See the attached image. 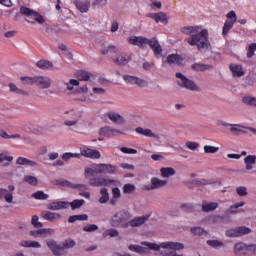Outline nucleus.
Listing matches in <instances>:
<instances>
[{
    "mask_svg": "<svg viewBox=\"0 0 256 256\" xmlns=\"http://www.w3.org/2000/svg\"><path fill=\"white\" fill-rule=\"evenodd\" d=\"M244 163L246 165V170L245 169H238L235 170L236 173H246L247 171H252L253 170V165H256V155H247L244 158Z\"/></svg>",
    "mask_w": 256,
    "mask_h": 256,
    "instance_id": "11",
    "label": "nucleus"
},
{
    "mask_svg": "<svg viewBox=\"0 0 256 256\" xmlns=\"http://www.w3.org/2000/svg\"><path fill=\"white\" fill-rule=\"evenodd\" d=\"M20 81H22L24 85H35V76H22L20 77Z\"/></svg>",
    "mask_w": 256,
    "mask_h": 256,
    "instance_id": "54",
    "label": "nucleus"
},
{
    "mask_svg": "<svg viewBox=\"0 0 256 256\" xmlns=\"http://www.w3.org/2000/svg\"><path fill=\"white\" fill-rule=\"evenodd\" d=\"M175 77L176 79H180L176 82L178 87H182V89H187L188 91H201V88L195 83V81L189 79L185 74L176 72Z\"/></svg>",
    "mask_w": 256,
    "mask_h": 256,
    "instance_id": "5",
    "label": "nucleus"
},
{
    "mask_svg": "<svg viewBox=\"0 0 256 256\" xmlns=\"http://www.w3.org/2000/svg\"><path fill=\"white\" fill-rule=\"evenodd\" d=\"M85 205V199H74L72 202H69V207H71L72 211H77V209H81Z\"/></svg>",
    "mask_w": 256,
    "mask_h": 256,
    "instance_id": "39",
    "label": "nucleus"
},
{
    "mask_svg": "<svg viewBox=\"0 0 256 256\" xmlns=\"http://www.w3.org/2000/svg\"><path fill=\"white\" fill-rule=\"evenodd\" d=\"M186 147L190 149V151H197L199 149V142L187 141Z\"/></svg>",
    "mask_w": 256,
    "mask_h": 256,
    "instance_id": "58",
    "label": "nucleus"
},
{
    "mask_svg": "<svg viewBox=\"0 0 256 256\" xmlns=\"http://www.w3.org/2000/svg\"><path fill=\"white\" fill-rule=\"evenodd\" d=\"M247 244L244 242H237L234 245V255H237L238 253H246Z\"/></svg>",
    "mask_w": 256,
    "mask_h": 256,
    "instance_id": "44",
    "label": "nucleus"
},
{
    "mask_svg": "<svg viewBox=\"0 0 256 256\" xmlns=\"http://www.w3.org/2000/svg\"><path fill=\"white\" fill-rule=\"evenodd\" d=\"M234 25H235V22H233L231 20H226L222 27V36L227 37V35H229V32L231 31V29H233Z\"/></svg>",
    "mask_w": 256,
    "mask_h": 256,
    "instance_id": "37",
    "label": "nucleus"
},
{
    "mask_svg": "<svg viewBox=\"0 0 256 256\" xmlns=\"http://www.w3.org/2000/svg\"><path fill=\"white\" fill-rule=\"evenodd\" d=\"M218 207H219V203H217V202L204 201L202 203L203 213H211V211H215L216 209H218Z\"/></svg>",
    "mask_w": 256,
    "mask_h": 256,
    "instance_id": "28",
    "label": "nucleus"
},
{
    "mask_svg": "<svg viewBox=\"0 0 256 256\" xmlns=\"http://www.w3.org/2000/svg\"><path fill=\"white\" fill-rule=\"evenodd\" d=\"M135 132L138 135H143L144 137H150L151 139H159V135L155 134L152 129L143 128L141 126L135 128Z\"/></svg>",
    "mask_w": 256,
    "mask_h": 256,
    "instance_id": "19",
    "label": "nucleus"
},
{
    "mask_svg": "<svg viewBox=\"0 0 256 256\" xmlns=\"http://www.w3.org/2000/svg\"><path fill=\"white\" fill-rule=\"evenodd\" d=\"M53 185H56L58 187H67L68 189H73V182L65 179V178H60V179H54L52 181Z\"/></svg>",
    "mask_w": 256,
    "mask_h": 256,
    "instance_id": "30",
    "label": "nucleus"
},
{
    "mask_svg": "<svg viewBox=\"0 0 256 256\" xmlns=\"http://www.w3.org/2000/svg\"><path fill=\"white\" fill-rule=\"evenodd\" d=\"M105 234L108 235V237H119V230H117L116 228H110L108 230L105 231Z\"/></svg>",
    "mask_w": 256,
    "mask_h": 256,
    "instance_id": "59",
    "label": "nucleus"
},
{
    "mask_svg": "<svg viewBox=\"0 0 256 256\" xmlns=\"http://www.w3.org/2000/svg\"><path fill=\"white\" fill-rule=\"evenodd\" d=\"M246 253H250V255H255L256 244H246Z\"/></svg>",
    "mask_w": 256,
    "mask_h": 256,
    "instance_id": "62",
    "label": "nucleus"
},
{
    "mask_svg": "<svg viewBox=\"0 0 256 256\" xmlns=\"http://www.w3.org/2000/svg\"><path fill=\"white\" fill-rule=\"evenodd\" d=\"M82 231L85 233H95V231H99V226L97 224H88L83 226Z\"/></svg>",
    "mask_w": 256,
    "mask_h": 256,
    "instance_id": "50",
    "label": "nucleus"
},
{
    "mask_svg": "<svg viewBox=\"0 0 256 256\" xmlns=\"http://www.w3.org/2000/svg\"><path fill=\"white\" fill-rule=\"evenodd\" d=\"M190 69L195 71L196 73H205V71H209V69H213V65L211 64H203L201 62H194Z\"/></svg>",
    "mask_w": 256,
    "mask_h": 256,
    "instance_id": "20",
    "label": "nucleus"
},
{
    "mask_svg": "<svg viewBox=\"0 0 256 256\" xmlns=\"http://www.w3.org/2000/svg\"><path fill=\"white\" fill-rule=\"evenodd\" d=\"M32 17L34 21L27 20V23H31V25H35V23H39V25H43L45 23L46 19L43 17V15L36 10H34V13L32 14Z\"/></svg>",
    "mask_w": 256,
    "mask_h": 256,
    "instance_id": "32",
    "label": "nucleus"
},
{
    "mask_svg": "<svg viewBox=\"0 0 256 256\" xmlns=\"http://www.w3.org/2000/svg\"><path fill=\"white\" fill-rule=\"evenodd\" d=\"M249 233H251V228L247 226H238L225 231L226 237H230L231 239L235 237H243V235H249Z\"/></svg>",
    "mask_w": 256,
    "mask_h": 256,
    "instance_id": "7",
    "label": "nucleus"
},
{
    "mask_svg": "<svg viewBox=\"0 0 256 256\" xmlns=\"http://www.w3.org/2000/svg\"><path fill=\"white\" fill-rule=\"evenodd\" d=\"M218 151H219V147H217V146H211V145L204 146V153H206V154H215Z\"/></svg>",
    "mask_w": 256,
    "mask_h": 256,
    "instance_id": "56",
    "label": "nucleus"
},
{
    "mask_svg": "<svg viewBox=\"0 0 256 256\" xmlns=\"http://www.w3.org/2000/svg\"><path fill=\"white\" fill-rule=\"evenodd\" d=\"M123 80L127 85H136L137 83V76L125 74L123 75Z\"/></svg>",
    "mask_w": 256,
    "mask_h": 256,
    "instance_id": "49",
    "label": "nucleus"
},
{
    "mask_svg": "<svg viewBox=\"0 0 256 256\" xmlns=\"http://www.w3.org/2000/svg\"><path fill=\"white\" fill-rule=\"evenodd\" d=\"M74 5L80 13H87L91 4L89 2H83L81 0H74Z\"/></svg>",
    "mask_w": 256,
    "mask_h": 256,
    "instance_id": "29",
    "label": "nucleus"
},
{
    "mask_svg": "<svg viewBox=\"0 0 256 256\" xmlns=\"http://www.w3.org/2000/svg\"><path fill=\"white\" fill-rule=\"evenodd\" d=\"M120 151L122 153H124L125 155H137V149L129 148V147H126V146H122L120 148Z\"/></svg>",
    "mask_w": 256,
    "mask_h": 256,
    "instance_id": "55",
    "label": "nucleus"
},
{
    "mask_svg": "<svg viewBox=\"0 0 256 256\" xmlns=\"http://www.w3.org/2000/svg\"><path fill=\"white\" fill-rule=\"evenodd\" d=\"M159 255L161 256H183L182 254H177V252H167V251H159Z\"/></svg>",
    "mask_w": 256,
    "mask_h": 256,
    "instance_id": "64",
    "label": "nucleus"
},
{
    "mask_svg": "<svg viewBox=\"0 0 256 256\" xmlns=\"http://www.w3.org/2000/svg\"><path fill=\"white\" fill-rule=\"evenodd\" d=\"M34 85H37L39 89H49L51 87V79L45 76H35Z\"/></svg>",
    "mask_w": 256,
    "mask_h": 256,
    "instance_id": "14",
    "label": "nucleus"
},
{
    "mask_svg": "<svg viewBox=\"0 0 256 256\" xmlns=\"http://www.w3.org/2000/svg\"><path fill=\"white\" fill-rule=\"evenodd\" d=\"M177 171L173 167H162L160 168V175L163 179H169V177H173Z\"/></svg>",
    "mask_w": 256,
    "mask_h": 256,
    "instance_id": "31",
    "label": "nucleus"
},
{
    "mask_svg": "<svg viewBox=\"0 0 256 256\" xmlns=\"http://www.w3.org/2000/svg\"><path fill=\"white\" fill-rule=\"evenodd\" d=\"M128 43L130 45L139 47V49H147V45H149L150 49L153 51L157 59L163 57V47H161V44L159 43V39L157 37L149 39L145 36H129Z\"/></svg>",
    "mask_w": 256,
    "mask_h": 256,
    "instance_id": "2",
    "label": "nucleus"
},
{
    "mask_svg": "<svg viewBox=\"0 0 256 256\" xmlns=\"http://www.w3.org/2000/svg\"><path fill=\"white\" fill-rule=\"evenodd\" d=\"M81 80L70 79L69 82H66L65 85L68 91H74V87H79Z\"/></svg>",
    "mask_w": 256,
    "mask_h": 256,
    "instance_id": "46",
    "label": "nucleus"
},
{
    "mask_svg": "<svg viewBox=\"0 0 256 256\" xmlns=\"http://www.w3.org/2000/svg\"><path fill=\"white\" fill-rule=\"evenodd\" d=\"M169 183L167 180L159 179L158 177H152L150 184L143 186V191H155V189H161Z\"/></svg>",
    "mask_w": 256,
    "mask_h": 256,
    "instance_id": "8",
    "label": "nucleus"
},
{
    "mask_svg": "<svg viewBox=\"0 0 256 256\" xmlns=\"http://www.w3.org/2000/svg\"><path fill=\"white\" fill-rule=\"evenodd\" d=\"M129 219H131V213L128 210L122 209L110 218V227L119 228L123 221H129Z\"/></svg>",
    "mask_w": 256,
    "mask_h": 256,
    "instance_id": "6",
    "label": "nucleus"
},
{
    "mask_svg": "<svg viewBox=\"0 0 256 256\" xmlns=\"http://www.w3.org/2000/svg\"><path fill=\"white\" fill-rule=\"evenodd\" d=\"M112 197L114 199H121V190L119 187L112 188Z\"/></svg>",
    "mask_w": 256,
    "mask_h": 256,
    "instance_id": "63",
    "label": "nucleus"
},
{
    "mask_svg": "<svg viewBox=\"0 0 256 256\" xmlns=\"http://www.w3.org/2000/svg\"><path fill=\"white\" fill-rule=\"evenodd\" d=\"M145 17L153 19L155 23H163L164 25L169 24V16H167V13L165 12L147 13Z\"/></svg>",
    "mask_w": 256,
    "mask_h": 256,
    "instance_id": "10",
    "label": "nucleus"
},
{
    "mask_svg": "<svg viewBox=\"0 0 256 256\" xmlns=\"http://www.w3.org/2000/svg\"><path fill=\"white\" fill-rule=\"evenodd\" d=\"M16 165H22V166H29V167H39V163L30 160L28 158H25L23 156H20L16 160Z\"/></svg>",
    "mask_w": 256,
    "mask_h": 256,
    "instance_id": "27",
    "label": "nucleus"
},
{
    "mask_svg": "<svg viewBox=\"0 0 256 256\" xmlns=\"http://www.w3.org/2000/svg\"><path fill=\"white\" fill-rule=\"evenodd\" d=\"M100 195L101 197L98 199V202L102 205H105L106 203H109V189L106 187H102L100 189Z\"/></svg>",
    "mask_w": 256,
    "mask_h": 256,
    "instance_id": "36",
    "label": "nucleus"
},
{
    "mask_svg": "<svg viewBox=\"0 0 256 256\" xmlns=\"http://www.w3.org/2000/svg\"><path fill=\"white\" fill-rule=\"evenodd\" d=\"M49 211H61L63 209H69V201H54L47 204Z\"/></svg>",
    "mask_w": 256,
    "mask_h": 256,
    "instance_id": "13",
    "label": "nucleus"
},
{
    "mask_svg": "<svg viewBox=\"0 0 256 256\" xmlns=\"http://www.w3.org/2000/svg\"><path fill=\"white\" fill-rule=\"evenodd\" d=\"M141 245L148 247L150 251H161V249H171L170 253H177V251H183L185 244L182 242L167 241L157 244V242L143 241Z\"/></svg>",
    "mask_w": 256,
    "mask_h": 256,
    "instance_id": "3",
    "label": "nucleus"
},
{
    "mask_svg": "<svg viewBox=\"0 0 256 256\" xmlns=\"http://www.w3.org/2000/svg\"><path fill=\"white\" fill-rule=\"evenodd\" d=\"M77 221H89L87 214H75L68 217V223H77Z\"/></svg>",
    "mask_w": 256,
    "mask_h": 256,
    "instance_id": "33",
    "label": "nucleus"
},
{
    "mask_svg": "<svg viewBox=\"0 0 256 256\" xmlns=\"http://www.w3.org/2000/svg\"><path fill=\"white\" fill-rule=\"evenodd\" d=\"M242 103L248 107H256V97L251 95H246L242 97Z\"/></svg>",
    "mask_w": 256,
    "mask_h": 256,
    "instance_id": "40",
    "label": "nucleus"
},
{
    "mask_svg": "<svg viewBox=\"0 0 256 256\" xmlns=\"http://www.w3.org/2000/svg\"><path fill=\"white\" fill-rule=\"evenodd\" d=\"M217 125L218 126H222V127H230V132L231 133H234V135H241V133L243 135H247L248 131L245 130V128L243 129V127L245 126H242V125H239V124H230V123H227L223 120H219L217 122ZM237 127H241V128H237Z\"/></svg>",
    "mask_w": 256,
    "mask_h": 256,
    "instance_id": "9",
    "label": "nucleus"
},
{
    "mask_svg": "<svg viewBox=\"0 0 256 256\" xmlns=\"http://www.w3.org/2000/svg\"><path fill=\"white\" fill-rule=\"evenodd\" d=\"M31 225H33L35 229H43V222L39 221V216L37 215L32 216Z\"/></svg>",
    "mask_w": 256,
    "mask_h": 256,
    "instance_id": "52",
    "label": "nucleus"
},
{
    "mask_svg": "<svg viewBox=\"0 0 256 256\" xmlns=\"http://www.w3.org/2000/svg\"><path fill=\"white\" fill-rule=\"evenodd\" d=\"M75 77H80L79 81H95V79H97V75L83 69L76 72Z\"/></svg>",
    "mask_w": 256,
    "mask_h": 256,
    "instance_id": "15",
    "label": "nucleus"
},
{
    "mask_svg": "<svg viewBox=\"0 0 256 256\" xmlns=\"http://www.w3.org/2000/svg\"><path fill=\"white\" fill-rule=\"evenodd\" d=\"M111 185H113L114 187H119V185H121V181L111 179V178H106L104 187H111Z\"/></svg>",
    "mask_w": 256,
    "mask_h": 256,
    "instance_id": "53",
    "label": "nucleus"
},
{
    "mask_svg": "<svg viewBox=\"0 0 256 256\" xmlns=\"http://www.w3.org/2000/svg\"><path fill=\"white\" fill-rule=\"evenodd\" d=\"M228 21H232L233 23H237V13H235V10H231L226 15Z\"/></svg>",
    "mask_w": 256,
    "mask_h": 256,
    "instance_id": "60",
    "label": "nucleus"
},
{
    "mask_svg": "<svg viewBox=\"0 0 256 256\" xmlns=\"http://www.w3.org/2000/svg\"><path fill=\"white\" fill-rule=\"evenodd\" d=\"M151 9L156 11V9H163V3L161 1L153 0L150 4Z\"/></svg>",
    "mask_w": 256,
    "mask_h": 256,
    "instance_id": "61",
    "label": "nucleus"
},
{
    "mask_svg": "<svg viewBox=\"0 0 256 256\" xmlns=\"http://www.w3.org/2000/svg\"><path fill=\"white\" fill-rule=\"evenodd\" d=\"M75 245H77V242H75V240L69 238L68 240H65L64 242H62V249H73V247H75Z\"/></svg>",
    "mask_w": 256,
    "mask_h": 256,
    "instance_id": "51",
    "label": "nucleus"
},
{
    "mask_svg": "<svg viewBox=\"0 0 256 256\" xmlns=\"http://www.w3.org/2000/svg\"><path fill=\"white\" fill-rule=\"evenodd\" d=\"M32 197L38 201H47L49 199V194L44 193L43 190H38L32 193Z\"/></svg>",
    "mask_w": 256,
    "mask_h": 256,
    "instance_id": "43",
    "label": "nucleus"
},
{
    "mask_svg": "<svg viewBox=\"0 0 256 256\" xmlns=\"http://www.w3.org/2000/svg\"><path fill=\"white\" fill-rule=\"evenodd\" d=\"M207 245H209V247H213V249H219L221 247H225V243H223V241L221 240H207Z\"/></svg>",
    "mask_w": 256,
    "mask_h": 256,
    "instance_id": "45",
    "label": "nucleus"
},
{
    "mask_svg": "<svg viewBox=\"0 0 256 256\" xmlns=\"http://www.w3.org/2000/svg\"><path fill=\"white\" fill-rule=\"evenodd\" d=\"M51 231H53V229L40 228L38 230H31L30 235H31V237H39V235H41V236L47 235V233H51Z\"/></svg>",
    "mask_w": 256,
    "mask_h": 256,
    "instance_id": "41",
    "label": "nucleus"
},
{
    "mask_svg": "<svg viewBox=\"0 0 256 256\" xmlns=\"http://www.w3.org/2000/svg\"><path fill=\"white\" fill-rule=\"evenodd\" d=\"M236 193L239 197H247L249 195V192L247 191V187L245 186L237 187Z\"/></svg>",
    "mask_w": 256,
    "mask_h": 256,
    "instance_id": "57",
    "label": "nucleus"
},
{
    "mask_svg": "<svg viewBox=\"0 0 256 256\" xmlns=\"http://www.w3.org/2000/svg\"><path fill=\"white\" fill-rule=\"evenodd\" d=\"M82 157H86L87 159H101V152L97 149L86 148L81 150Z\"/></svg>",
    "mask_w": 256,
    "mask_h": 256,
    "instance_id": "16",
    "label": "nucleus"
},
{
    "mask_svg": "<svg viewBox=\"0 0 256 256\" xmlns=\"http://www.w3.org/2000/svg\"><path fill=\"white\" fill-rule=\"evenodd\" d=\"M35 10L27 7V6H21L20 7V11L18 13H16L15 17H14V21H19V19H21V17H33V13Z\"/></svg>",
    "mask_w": 256,
    "mask_h": 256,
    "instance_id": "21",
    "label": "nucleus"
},
{
    "mask_svg": "<svg viewBox=\"0 0 256 256\" xmlns=\"http://www.w3.org/2000/svg\"><path fill=\"white\" fill-rule=\"evenodd\" d=\"M190 232L192 233V235L197 236V237H201V236H205L207 237V235H209V233L204 230L202 227L200 226H194L190 229Z\"/></svg>",
    "mask_w": 256,
    "mask_h": 256,
    "instance_id": "38",
    "label": "nucleus"
},
{
    "mask_svg": "<svg viewBox=\"0 0 256 256\" xmlns=\"http://www.w3.org/2000/svg\"><path fill=\"white\" fill-rule=\"evenodd\" d=\"M137 189V186L135 184L127 183L123 185L122 191L124 195H133Z\"/></svg>",
    "mask_w": 256,
    "mask_h": 256,
    "instance_id": "42",
    "label": "nucleus"
},
{
    "mask_svg": "<svg viewBox=\"0 0 256 256\" xmlns=\"http://www.w3.org/2000/svg\"><path fill=\"white\" fill-rule=\"evenodd\" d=\"M117 173V166L112 164H92L91 168H85V177H95V175H115Z\"/></svg>",
    "mask_w": 256,
    "mask_h": 256,
    "instance_id": "4",
    "label": "nucleus"
},
{
    "mask_svg": "<svg viewBox=\"0 0 256 256\" xmlns=\"http://www.w3.org/2000/svg\"><path fill=\"white\" fill-rule=\"evenodd\" d=\"M199 29H201V26H184L180 28V31L184 35H190L187 39L190 47H197L200 53H207V51L213 49L211 41H209V30L204 28L199 32Z\"/></svg>",
    "mask_w": 256,
    "mask_h": 256,
    "instance_id": "1",
    "label": "nucleus"
},
{
    "mask_svg": "<svg viewBox=\"0 0 256 256\" xmlns=\"http://www.w3.org/2000/svg\"><path fill=\"white\" fill-rule=\"evenodd\" d=\"M115 133H118L119 135H123V132H121V130L111 128L110 126H104L99 129L100 137H107L108 139H111V137H115Z\"/></svg>",
    "mask_w": 256,
    "mask_h": 256,
    "instance_id": "12",
    "label": "nucleus"
},
{
    "mask_svg": "<svg viewBox=\"0 0 256 256\" xmlns=\"http://www.w3.org/2000/svg\"><path fill=\"white\" fill-rule=\"evenodd\" d=\"M129 251H132L133 253H138L139 255H147V253H149V251H151L149 249V246L143 247L141 245H137V244H130L128 246Z\"/></svg>",
    "mask_w": 256,
    "mask_h": 256,
    "instance_id": "25",
    "label": "nucleus"
},
{
    "mask_svg": "<svg viewBox=\"0 0 256 256\" xmlns=\"http://www.w3.org/2000/svg\"><path fill=\"white\" fill-rule=\"evenodd\" d=\"M181 61H185V58H183V56H181L180 54L176 53L168 55L165 63H167L168 65H183Z\"/></svg>",
    "mask_w": 256,
    "mask_h": 256,
    "instance_id": "23",
    "label": "nucleus"
},
{
    "mask_svg": "<svg viewBox=\"0 0 256 256\" xmlns=\"http://www.w3.org/2000/svg\"><path fill=\"white\" fill-rule=\"evenodd\" d=\"M190 185H195L196 187H205V185H213V181L207 180L205 178L202 179H191L189 180Z\"/></svg>",
    "mask_w": 256,
    "mask_h": 256,
    "instance_id": "34",
    "label": "nucleus"
},
{
    "mask_svg": "<svg viewBox=\"0 0 256 256\" xmlns=\"http://www.w3.org/2000/svg\"><path fill=\"white\" fill-rule=\"evenodd\" d=\"M229 69L233 77H243V75H245V71L241 64H230Z\"/></svg>",
    "mask_w": 256,
    "mask_h": 256,
    "instance_id": "26",
    "label": "nucleus"
},
{
    "mask_svg": "<svg viewBox=\"0 0 256 256\" xmlns=\"http://www.w3.org/2000/svg\"><path fill=\"white\" fill-rule=\"evenodd\" d=\"M78 88H75L72 91V95H85L87 93H89V88L87 87V85H83L81 87L77 86Z\"/></svg>",
    "mask_w": 256,
    "mask_h": 256,
    "instance_id": "47",
    "label": "nucleus"
},
{
    "mask_svg": "<svg viewBox=\"0 0 256 256\" xmlns=\"http://www.w3.org/2000/svg\"><path fill=\"white\" fill-rule=\"evenodd\" d=\"M36 67H38V69H42L43 71H55L57 69V67L53 66V62L45 59H41L36 62Z\"/></svg>",
    "mask_w": 256,
    "mask_h": 256,
    "instance_id": "22",
    "label": "nucleus"
},
{
    "mask_svg": "<svg viewBox=\"0 0 256 256\" xmlns=\"http://www.w3.org/2000/svg\"><path fill=\"white\" fill-rule=\"evenodd\" d=\"M41 217L45 219V221H49L53 223V221H57V219H61V214L57 212H51L44 210L41 212Z\"/></svg>",
    "mask_w": 256,
    "mask_h": 256,
    "instance_id": "24",
    "label": "nucleus"
},
{
    "mask_svg": "<svg viewBox=\"0 0 256 256\" xmlns=\"http://www.w3.org/2000/svg\"><path fill=\"white\" fill-rule=\"evenodd\" d=\"M47 247L52 251L53 255L61 256V251H63V245L57 244V241L50 239L46 241Z\"/></svg>",
    "mask_w": 256,
    "mask_h": 256,
    "instance_id": "17",
    "label": "nucleus"
},
{
    "mask_svg": "<svg viewBox=\"0 0 256 256\" xmlns=\"http://www.w3.org/2000/svg\"><path fill=\"white\" fill-rule=\"evenodd\" d=\"M108 119H110L112 123H125V117L117 112H109Z\"/></svg>",
    "mask_w": 256,
    "mask_h": 256,
    "instance_id": "35",
    "label": "nucleus"
},
{
    "mask_svg": "<svg viewBox=\"0 0 256 256\" xmlns=\"http://www.w3.org/2000/svg\"><path fill=\"white\" fill-rule=\"evenodd\" d=\"M151 217V213L143 215V216H137L130 220L131 227H141V225H145L147 221H149V218Z\"/></svg>",
    "mask_w": 256,
    "mask_h": 256,
    "instance_id": "18",
    "label": "nucleus"
},
{
    "mask_svg": "<svg viewBox=\"0 0 256 256\" xmlns=\"http://www.w3.org/2000/svg\"><path fill=\"white\" fill-rule=\"evenodd\" d=\"M24 181L33 187H37V185H39V179H37L35 176L26 175L24 177Z\"/></svg>",
    "mask_w": 256,
    "mask_h": 256,
    "instance_id": "48",
    "label": "nucleus"
}]
</instances>
